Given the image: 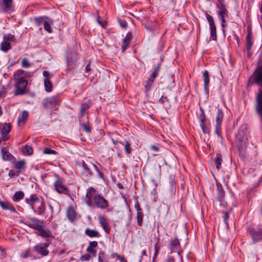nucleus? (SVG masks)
<instances>
[{
  "label": "nucleus",
  "instance_id": "bf43d9fd",
  "mask_svg": "<svg viewBox=\"0 0 262 262\" xmlns=\"http://www.w3.org/2000/svg\"><path fill=\"white\" fill-rule=\"evenodd\" d=\"M91 70L90 64H88L85 67V70L87 72H89Z\"/></svg>",
  "mask_w": 262,
  "mask_h": 262
},
{
  "label": "nucleus",
  "instance_id": "13d9d810",
  "mask_svg": "<svg viewBox=\"0 0 262 262\" xmlns=\"http://www.w3.org/2000/svg\"><path fill=\"white\" fill-rule=\"evenodd\" d=\"M224 192H220L219 196H218V200L219 201H221L223 198H224Z\"/></svg>",
  "mask_w": 262,
  "mask_h": 262
},
{
  "label": "nucleus",
  "instance_id": "9d476101",
  "mask_svg": "<svg viewBox=\"0 0 262 262\" xmlns=\"http://www.w3.org/2000/svg\"><path fill=\"white\" fill-rule=\"evenodd\" d=\"M96 190L93 187L88 188L86 190V193L85 195V203L88 206H93V199L94 196L96 194Z\"/></svg>",
  "mask_w": 262,
  "mask_h": 262
},
{
  "label": "nucleus",
  "instance_id": "e433bc0d",
  "mask_svg": "<svg viewBox=\"0 0 262 262\" xmlns=\"http://www.w3.org/2000/svg\"><path fill=\"white\" fill-rule=\"evenodd\" d=\"M25 161L24 160L19 161L16 162L14 165V168L18 170H20L25 168Z\"/></svg>",
  "mask_w": 262,
  "mask_h": 262
},
{
  "label": "nucleus",
  "instance_id": "8fccbe9b",
  "mask_svg": "<svg viewBox=\"0 0 262 262\" xmlns=\"http://www.w3.org/2000/svg\"><path fill=\"white\" fill-rule=\"evenodd\" d=\"M154 249H155V253H154V256L153 257V260L157 257V256L158 254V252H159V250L160 249V246H159L158 243H157L155 245Z\"/></svg>",
  "mask_w": 262,
  "mask_h": 262
},
{
  "label": "nucleus",
  "instance_id": "dca6fc26",
  "mask_svg": "<svg viewBox=\"0 0 262 262\" xmlns=\"http://www.w3.org/2000/svg\"><path fill=\"white\" fill-rule=\"evenodd\" d=\"M98 222L105 232L106 233H109L111 231V227L104 216L99 215L98 217Z\"/></svg>",
  "mask_w": 262,
  "mask_h": 262
},
{
  "label": "nucleus",
  "instance_id": "f257e3e1",
  "mask_svg": "<svg viewBox=\"0 0 262 262\" xmlns=\"http://www.w3.org/2000/svg\"><path fill=\"white\" fill-rule=\"evenodd\" d=\"M54 176L56 180L54 183V186L56 191L59 193L67 194L68 188L65 185L64 180L57 174H55Z\"/></svg>",
  "mask_w": 262,
  "mask_h": 262
},
{
  "label": "nucleus",
  "instance_id": "39448f33",
  "mask_svg": "<svg viewBox=\"0 0 262 262\" xmlns=\"http://www.w3.org/2000/svg\"><path fill=\"white\" fill-rule=\"evenodd\" d=\"M30 74L29 72L22 70L16 71L13 74V79L15 82L28 81L27 78H29Z\"/></svg>",
  "mask_w": 262,
  "mask_h": 262
},
{
  "label": "nucleus",
  "instance_id": "c03bdc74",
  "mask_svg": "<svg viewBox=\"0 0 262 262\" xmlns=\"http://www.w3.org/2000/svg\"><path fill=\"white\" fill-rule=\"evenodd\" d=\"M205 121H206V117H201L200 127H201L204 133H205V134L207 133L204 127V123H205Z\"/></svg>",
  "mask_w": 262,
  "mask_h": 262
},
{
  "label": "nucleus",
  "instance_id": "6ab92c4d",
  "mask_svg": "<svg viewBox=\"0 0 262 262\" xmlns=\"http://www.w3.org/2000/svg\"><path fill=\"white\" fill-rule=\"evenodd\" d=\"M26 202L29 204L31 208L34 207L35 205L40 201L36 194L31 195L29 198H26Z\"/></svg>",
  "mask_w": 262,
  "mask_h": 262
},
{
  "label": "nucleus",
  "instance_id": "864d4df0",
  "mask_svg": "<svg viewBox=\"0 0 262 262\" xmlns=\"http://www.w3.org/2000/svg\"><path fill=\"white\" fill-rule=\"evenodd\" d=\"M98 246V243L96 241L90 242L89 243V245L88 247H90L91 248H96Z\"/></svg>",
  "mask_w": 262,
  "mask_h": 262
},
{
  "label": "nucleus",
  "instance_id": "5701e85b",
  "mask_svg": "<svg viewBox=\"0 0 262 262\" xmlns=\"http://www.w3.org/2000/svg\"><path fill=\"white\" fill-rule=\"evenodd\" d=\"M37 234L43 237H49L51 235V232L48 229H45L43 228V225L37 229Z\"/></svg>",
  "mask_w": 262,
  "mask_h": 262
},
{
  "label": "nucleus",
  "instance_id": "ea45409f",
  "mask_svg": "<svg viewBox=\"0 0 262 262\" xmlns=\"http://www.w3.org/2000/svg\"><path fill=\"white\" fill-rule=\"evenodd\" d=\"M154 80L153 79H150L149 77L148 80L146 82V84L145 85V88L147 91H149L150 87L154 83Z\"/></svg>",
  "mask_w": 262,
  "mask_h": 262
},
{
  "label": "nucleus",
  "instance_id": "f704fd0d",
  "mask_svg": "<svg viewBox=\"0 0 262 262\" xmlns=\"http://www.w3.org/2000/svg\"><path fill=\"white\" fill-rule=\"evenodd\" d=\"M210 38L213 40H216V32L215 25L210 27Z\"/></svg>",
  "mask_w": 262,
  "mask_h": 262
},
{
  "label": "nucleus",
  "instance_id": "f8f14e48",
  "mask_svg": "<svg viewBox=\"0 0 262 262\" xmlns=\"http://www.w3.org/2000/svg\"><path fill=\"white\" fill-rule=\"evenodd\" d=\"M43 225V222L35 218H30L27 221V225L34 229L37 230Z\"/></svg>",
  "mask_w": 262,
  "mask_h": 262
},
{
  "label": "nucleus",
  "instance_id": "20e7f679",
  "mask_svg": "<svg viewBox=\"0 0 262 262\" xmlns=\"http://www.w3.org/2000/svg\"><path fill=\"white\" fill-rule=\"evenodd\" d=\"M14 37L13 35L8 34L5 35L3 37V41L1 43L0 49L5 52L8 51L11 49V41L13 40Z\"/></svg>",
  "mask_w": 262,
  "mask_h": 262
},
{
  "label": "nucleus",
  "instance_id": "4d7b16f0",
  "mask_svg": "<svg viewBox=\"0 0 262 262\" xmlns=\"http://www.w3.org/2000/svg\"><path fill=\"white\" fill-rule=\"evenodd\" d=\"M150 148L151 150H154L155 151H158L159 150V148L158 146L155 145H152L150 146Z\"/></svg>",
  "mask_w": 262,
  "mask_h": 262
},
{
  "label": "nucleus",
  "instance_id": "ddd939ff",
  "mask_svg": "<svg viewBox=\"0 0 262 262\" xmlns=\"http://www.w3.org/2000/svg\"><path fill=\"white\" fill-rule=\"evenodd\" d=\"M256 111L257 113L262 116V90L259 91L256 97Z\"/></svg>",
  "mask_w": 262,
  "mask_h": 262
},
{
  "label": "nucleus",
  "instance_id": "72a5a7b5",
  "mask_svg": "<svg viewBox=\"0 0 262 262\" xmlns=\"http://www.w3.org/2000/svg\"><path fill=\"white\" fill-rule=\"evenodd\" d=\"M22 152L25 155H30L33 153V149L31 146L25 145L22 148Z\"/></svg>",
  "mask_w": 262,
  "mask_h": 262
},
{
  "label": "nucleus",
  "instance_id": "338daca9",
  "mask_svg": "<svg viewBox=\"0 0 262 262\" xmlns=\"http://www.w3.org/2000/svg\"><path fill=\"white\" fill-rule=\"evenodd\" d=\"M201 117H206L205 113L202 108H201Z\"/></svg>",
  "mask_w": 262,
  "mask_h": 262
},
{
  "label": "nucleus",
  "instance_id": "680f3d73",
  "mask_svg": "<svg viewBox=\"0 0 262 262\" xmlns=\"http://www.w3.org/2000/svg\"><path fill=\"white\" fill-rule=\"evenodd\" d=\"M103 257H104V254L103 253H100L99 254V260L102 261H103Z\"/></svg>",
  "mask_w": 262,
  "mask_h": 262
},
{
  "label": "nucleus",
  "instance_id": "423d86ee",
  "mask_svg": "<svg viewBox=\"0 0 262 262\" xmlns=\"http://www.w3.org/2000/svg\"><path fill=\"white\" fill-rule=\"evenodd\" d=\"M15 83V95H22L28 92V81H24L22 82Z\"/></svg>",
  "mask_w": 262,
  "mask_h": 262
},
{
  "label": "nucleus",
  "instance_id": "09e8293b",
  "mask_svg": "<svg viewBox=\"0 0 262 262\" xmlns=\"http://www.w3.org/2000/svg\"><path fill=\"white\" fill-rule=\"evenodd\" d=\"M132 37V36L131 33H128L126 35V36L124 38V39H123V41L124 42H126L129 45L130 43V41L131 40Z\"/></svg>",
  "mask_w": 262,
  "mask_h": 262
},
{
  "label": "nucleus",
  "instance_id": "37998d69",
  "mask_svg": "<svg viewBox=\"0 0 262 262\" xmlns=\"http://www.w3.org/2000/svg\"><path fill=\"white\" fill-rule=\"evenodd\" d=\"M171 246L173 248H178L180 246V242L177 236L172 241Z\"/></svg>",
  "mask_w": 262,
  "mask_h": 262
},
{
  "label": "nucleus",
  "instance_id": "412c9836",
  "mask_svg": "<svg viewBox=\"0 0 262 262\" xmlns=\"http://www.w3.org/2000/svg\"><path fill=\"white\" fill-rule=\"evenodd\" d=\"M67 216L70 221H73L76 216L75 209L73 206L68 207L67 211Z\"/></svg>",
  "mask_w": 262,
  "mask_h": 262
},
{
  "label": "nucleus",
  "instance_id": "774afa93",
  "mask_svg": "<svg viewBox=\"0 0 262 262\" xmlns=\"http://www.w3.org/2000/svg\"><path fill=\"white\" fill-rule=\"evenodd\" d=\"M225 23H226V20H225V18H224V22L222 21V26L223 28H225L226 27Z\"/></svg>",
  "mask_w": 262,
  "mask_h": 262
},
{
  "label": "nucleus",
  "instance_id": "bb28decb",
  "mask_svg": "<svg viewBox=\"0 0 262 262\" xmlns=\"http://www.w3.org/2000/svg\"><path fill=\"white\" fill-rule=\"evenodd\" d=\"M203 80L204 83V89L207 90V86L209 84L210 79L208 72L207 70H205L203 74Z\"/></svg>",
  "mask_w": 262,
  "mask_h": 262
},
{
  "label": "nucleus",
  "instance_id": "3c124183",
  "mask_svg": "<svg viewBox=\"0 0 262 262\" xmlns=\"http://www.w3.org/2000/svg\"><path fill=\"white\" fill-rule=\"evenodd\" d=\"M91 256L89 254H85L84 255H82L80 257V260L81 261H88L90 259Z\"/></svg>",
  "mask_w": 262,
  "mask_h": 262
},
{
  "label": "nucleus",
  "instance_id": "de8ad7c7",
  "mask_svg": "<svg viewBox=\"0 0 262 262\" xmlns=\"http://www.w3.org/2000/svg\"><path fill=\"white\" fill-rule=\"evenodd\" d=\"M45 154H56V151L54 150H53L49 147H46L43 149V151Z\"/></svg>",
  "mask_w": 262,
  "mask_h": 262
},
{
  "label": "nucleus",
  "instance_id": "4c0bfd02",
  "mask_svg": "<svg viewBox=\"0 0 262 262\" xmlns=\"http://www.w3.org/2000/svg\"><path fill=\"white\" fill-rule=\"evenodd\" d=\"M124 145L126 154L127 155L129 156V155L132 152L131 144L128 141H125Z\"/></svg>",
  "mask_w": 262,
  "mask_h": 262
},
{
  "label": "nucleus",
  "instance_id": "e2e57ef3",
  "mask_svg": "<svg viewBox=\"0 0 262 262\" xmlns=\"http://www.w3.org/2000/svg\"><path fill=\"white\" fill-rule=\"evenodd\" d=\"M6 93L5 90H2L0 91V97H2L6 95Z\"/></svg>",
  "mask_w": 262,
  "mask_h": 262
},
{
  "label": "nucleus",
  "instance_id": "7c9ffc66",
  "mask_svg": "<svg viewBox=\"0 0 262 262\" xmlns=\"http://www.w3.org/2000/svg\"><path fill=\"white\" fill-rule=\"evenodd\" d=\"M78 60V54L76 52H73L69 55L67 59L68 63L71 62H75Z\"/></svg>",
  "mask_w": 262,
  "mask_h": 262
},
{
  "label": "nucleus",
  "instance_id": "b1692460",
  "mask_svg": "<svg viewBox=\"0 0 262 262\" xmlns=\"http://www.w3.org/2000/svg\"><path fill=\"white\" fill-rule=\"evenodd\" d=\"M218 15L220 17L221 21L224 22L225 16L227 15V10L224 5H222L221 7H218Z\"/></svg>",
  "mask_w": 262,
  "mask_h": 262
},
{
  "label": "nucleus",
  "instance_id": "6e6d98bb",
  "mask_svg": "<svg viewBox=\"0 0 262 262\" xmlns=\"http://www.w3.org/2000/svg\"><path fill=\"white\" fill-rule=\"evenodd\" d=\"M128 44L122 41V52H124L126 48L128 47Z\"/></svg>",
  "mask_w": 262,
  "mask_h": 262
},
{
  "label": "nucleus",
  "instance_id": "4be33fe9",
  "mask_svg": "<svg viewBox=\"0 0 262 262\" xmlns=\"http://www.w3.org/2000/svg\"><path fill=\"white\" fill-rule=\"evenodd\" d=\"M28 112L27 111H23L21 113V116L18 117L17 120V124L18 126L24 125L28 118Z\"/></svg>",
  "mask_w": 262,
  "mask_h": 262
},
{
  "label": "nucleus",
  "instance_id": "79ce46f5",
  "mask_svg": "<svg viewBox=\"0 0 262 262\" xmlns=\"http://www.w3.org/2000/svg\"><path fill=\"white\" fill-rule=\"evenodd\" d=\"M21 64V66L25 68H29L30 66V63L28 59L26 58H24L22 59Z\"/></svg>",
  "mask_w": 262,
  "mask_h": 262
},
{
  "label": "nucleus",
  "instance_id": "0eeeda50",
  "mask_svg": "<svg viewBox=\"0 0 262 262\" xmlns=\"http://www.w3.org/2000/svg\"><path fill=\"white\" fill-rule=\"evenodd\" d=\"M224 114L222 111L218 108L217 112L215 118V133L219 137H221V125L222 124L223 121Z\"/></svg>",
  "mask_w": 262,
  "mask_h": 262
},
{
  "label": "nucleus",
  "instance_id": "9b49d317",
  "mask_svg": "<svg viewBox=\"0 0 262 262\" xmlns=\"http://www.w3.org/2000/svg\"><path fill=\"white\" fill-rule=\"evenodd\" d=\"M49 244L47 243H42L36 245L34 247V250L37 253L40 254L42 256H46L48 254L49 251L47 250L49 247Z\"/></svg>",
  "mask_w": 262,
  "mask_h": 262
},
{
  "label": "nucleus",
  "instance_id": "58836bf2",
  "mask_svg": "<svg viewBox=\"0 0 262 262\" xmlns=\"http://www.w3.org/2000/svg\"><path fill=\"white\" fill-rule=\"evenodd\" d=\"M34 20L37 25H40L42 23H44L45 21L47 20V17L45 16L35 17Z\"/></svg>",
  "mask_w": 262,
  "mask_h": 262
},
{
  "label": "nucleus",
  "instance_id": "4468645a",
  "mask_svg": "<svg viewBox=\"0 0 262 262\" xmlns=\"http://www.w3.org/2000/svg\"><path fill=\"white\" fill-rule=\"evenodd\" d=\"M34 207H31V209L35 213L38 215L43 214L45 211V204L43 201H40L38 203L35 205Z\"/></svg>",
  "mask_w": 262,
  "mask_h": 262
},
{
  "label": "nucleus",
  "instance_id": "69168bd1",
  "mask_svg": "<svg viewBox=\"0 0 262 262\" xmlns=\"http://www.w3.org/2000/svg\"><path fill=\"white\" fill-rule=\"evenodd\" d=\"M160 100H161V101H162V102H164V101H168V100H167V98H166V97H164V96H162V97H161V98H160Z\"/></svg>",
  "mask_w": 262,
  "mask_h": 262
},
{
  "label": "nucleus",
  "instance_id": "2eb2a0df",
  "mask_svg": "<svg viewBox=\"0 0 262 262\" xmlns=\"http://www.w3.org/2000/svg\"><path fill=\"white\" fill-rule=\"evenodd\" d=\"M80 125L82 128L87 133H90L91 131L88 116L83 117V118H79Z\"/></svg>",
  "mask_w": 262,
  "mask_h": 262
},
{
  "label": "nucleus",
  "instance_id": "f03ea898",
  "mask_svg": "<svg viewBox=\"0 0 262 262\" xmlns=\"http://www.w3.org/2000/svg\"><path fill=\"white\" fill-rule=\"evenodd\" d=\"M93 205L101 209H106L109 206L108 201L105 199L101 194H95L93 199Z\"/></svg>",
  "mask_w": 262,
  "mask_h": 262
},
{
  "label": "nucleus",
  "instance_id": "1a4fd4ad",
  "mask_svg": "<svg viewBox=\"0 0 262 262\" xmlns=\"http://www.w3.org/2000/svg\"><path fill=\"white\" fill-rule=\"evenodd\" d=\"M42 75L44 77V86L46 92H50L52 91L53 84L51 81V76L50 73L47 71H44L42 72Z\"/></svg>",
  "mask_w": 262,
  "mask_h": 262
},
{
  "label": "nucleus",
  "instance_id": "2f4dec72",
  "mask_svg": "<svg viewBox=\"0 0 262 262\" xmlns=\"http://www.w3.org/2000/svg\"><path fill=\"white\" fill-rule=\"evenodd\" d=\"M53 24V21L52 20H46L45 21L43 26L44 29L49 33H51L52 32L51 25Z\"/></svg>",
  "mask_w": 262,
  "mask_h": 262
},
{
  "label": "nucleus",
  "instance_id": "c756f323",
  "mask_svg": "<svg viewBox=\"0 0 262 262\" xmlns=\"http://www.w3.org/2000/svg\"><path fill=\"white\" fill-rule=\"evenodd\" d=\"M25 196L24 193L23 191H18L15 192L13 196V200L14 201L17 202L18 201L24 198Z\"/></svg>",
  "mask_w": 262,
  "mask_h": 262
},
{
  "label": "nucleus",
  "instance_id": "7ed1b4c3",
  "mask_svg": "<svg viewBox=\"0 0 262 262\" xmlns=\"http://www.w3.org/2000/svg\"><path fill=\"white\" fill-rule=\"evenodd\" d=\"M59 105V100L56 97H51L43 100V106L45 109H50L54 111L58 110Z\"/></svg>",
  "mask_w": 262,
  "mask_h": 262
},
{
  "label": "nucleus",
  "instance_id": "a19ab883",
  "mask_svg": "<svg viewBox=\"0 0 262 262\" xmlns=\"http://www.w3.org/2000/svg\"><path fill=\"white\" fill-rule=\"evenodd\" d=\"M113 257H117L120 262H127L126 259L123 255H119L117 253H113L112 255Z\"/></svg>",
  "mask_w": 262,
  "mask_h": 262
},
{
  "label": "nucleus",
  "instance_id": "393cba45",
  "mask_svg": "<svg viewBox=\"0 0 262 262\" xmlns=\"http://www.w3.org/2000/svg\"><path fill=\"white\" fill-rule=\"evenodd\" d=\"M85 234L90 237H99L100 234L96 230L90 229H86L85 230Z\"/></svg>",
  "mask_w": 262,
  "mask_h": 262
},
{
  "label": "nucleus",
  "instance_id": "603ef678",
  "mask_svg": "<svg viewBox=\"0 0 262 262\" xmlns=\"http://www.w3.org/2000/svg\"><path fill=\"white\" fill-rule=\"evenodd\" d=\"M257 236L258 239H262V232H256L254 233L253 234V238H256Z\"/></svg>",
  "mask_w": 262,
  "mask_h": 262
},
{
  "label": "nucleus",
  "instance_id": "c9c22d12",
  "mask_svg": "<svg viewBox=\"0 0 262 262\" xmlns=\"http://www.w3.org/2000/svg\"><path fill=\"white\" fill-rule=\"evenodd\" d=\"M161 68V64H158L156 67L155 68L154 72L151 74V75L150 76V79H154L158 75V73L160 70Z\"/></svg>",
  "mask_w": 262,
  "mask_h": 262
},
{
  "label": "nucleus",
  "instance_id": "a18cd8bd",
  "mask_svg": "<svg viewBox=\"0 0 262 262\" xmlns=\"http://www.w3.org/2000/svg\"><path fill=\"white\" fill-rule=\"evenodd\" d=\"M252 46V42L251 39L250 35L249 34L247 36V48L248 50H250Z\"/></svg>",
  "mask_w": 262,
  "mask_h": 262
},
{
  "label": "nucleus",
  "instance_id": "aec40b11",
  "mask_svg": "<svg viewBox=\"0 0 262 262\" xmlns=\"http://www.w3.org/2000/svg\"><path fill=\"white\" fill-rule=\"evenodd\" d=\"M135 207L137 209V217H136L137 220V223L139 226H141L142 225V222H143V214L142 212V210L140 208L138 203H137L135 204Z\"/></svg>",
  "mask_w": 262,
  "mask_h": 262
},
{
  "label": "nucleus",
  "instance_id": "0e129e2a",
  "mask_svg": "<svg viewBox=\"0 0 262 262\" xmlns=\"http://www.w3.org/2000/svg\"><path fill=\"white\" fill-rule=\"evenodd\" d=\"M229 218V214L227 212H226L224 216V220L226 222L227 219Z\"/></svg>",
  "mask_w": 262,
  "mask_h": 262
},
{
  "label": "nucleus",
  "instance_id": "473e14b6",
  "mask_svg": "<svg viewBox=\"0 0 262 262\" xmlns=\"http://www.w3.org/2000/svg\"><path fill=\"white\" fill-rule=\"evenodd\" d=\"M89 108V105L86 103H82L80 108V116L79 118H83L87 115L84 114L85 111Z\"/></svg>",
  "mask_w": 262,
  "mask_h": 262
},
{
  "label": "nucleus",
  "instance_id": "5fc2aeb1",
  "mask_svg": "<svg viewBox=\"0 0 262 262\" xmlns=\"http://www.w3.org/2000/svg\"><path fill=\"white\" fill-rule=\"evenodd\" d=\"M86 251L90 253H94V255L95 256L96 251L93 248L88 247L86 248Z\"/></svg>",
  "mask_w": 262,
  "mask_h": 262
},
{
  "label": "nucleus",
  "instance_id": "a878e982",
  "mask_svg": "<svg viewBox=\"0 0 262 262\" xmlns=\"http://www.w3.org/2000/svg\"><path fill=\"white\" fill-rule=\"evenodd\" d=\"M1 154L4 160H10L12 155L5 147L1 148Z\"/></svg>",
  "mask_w": 262,
  "mask_h": 262
},
{
  "label": "nucleus",
  "instance_id": "052dcab7",
  "mask_svg": "<svg viewBox=\"0 0 262 262\" xmlns=\"http://www.w3.org/2000/svg\"><path fill=\"white\" fill-rule=\"evenodd\" d=\"M166 262H174V259L173 257H169L167 258Z\"/></svg>",
  "mask_w": 262,
  "mask_h": 262
},
{
  "label": "nucleus",
  "instance_id": "f3484780",
  "mask_svg": "<svg viewBox=\"0 0 262 262\" xmlns=\"http://www.w3.org/2000/svg\"><path fill=\"white\" fill-rule=\"evenodd\" d=\"M82 167L85 171L90 175H92L97 169V167L92 163L86 164L83 163Z\"/></svg>",
  "mask_w": 262,
  "mask_h": 262
},
{
  "label": "nucleus",
  "instance_id": "6e6552de",
  "mask_svg": "<svg viewBox=\"0 0 262 262\" xmlns=\"http://www.w3.org/2000/svg\"><path fill=\"white\" fill-rule=\"evenodd\" d=\"M0 7L4 12H11L14 10L13 0H2L0 2Z\"/></svg>",
  "mask_w": 262,
  "mask_h": 262
},
{
  "label": "nucleus",
  "instance_id": "49530a36",
  "mask_svg": "<svg viewBox=\"0 0 262 262\" xmlns=\"http://www.w3.org/2000/svg\"><path fill=\"white\" fill-rule=\"evenodd\" d=\"M206 18L208 21L210 27L215 26L212 17L208 14H206Z\"/></svg>",
  "mask_w": 262,
  "mask_h": 262
},
{
  "label": "nucleus",
  "instance_id": "cd10ccee",
  "mask_svg": "<svg viewBox=\"0 0 262 262\" xmlns=\"http://www.w3.org/2000/svg\"><path fill=\"white\" fill-rule=\"evenodd\" d=\"M214 163L216 168L220 169L222 163V156L220 153H218L216 155V157L214 159Z\"/></svg>",
  "mask_w": 262,
  "mask_h": 262
},
{
  "label": "nucleus",
  "instance_id": "c85d7f7f",
  "mask_svg": "<svg viewBox=\"0 0 262 262\" xmlns=\"http://www.w3.org/2000/svg\"><path fill=\"white\" fill-rule=\"evenodd\" d=\"M255 80L256 83L262 86V70H259L256 72L255 76Z\"/></svg>",
  "mask_w": 262,
  "mask_h": 262
},
{
  "label": "nucleus",
  "instance_id": "a211bd4d",
  "mask_svg": "<svg viewBox=\"0 0 262 262\" xmlns=\"http://www.w3.org/2000/svg\"><path fill=\"white\" fill-rule=\"evenodd\" d=\"M0 206L4 210H10L11 212H16V209L14 206L10 203L7 201H0Z\"/></svg>",
  "mask_w": 262,
  "mask_h": 262
}]
</instances>
